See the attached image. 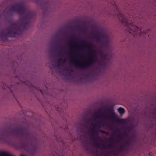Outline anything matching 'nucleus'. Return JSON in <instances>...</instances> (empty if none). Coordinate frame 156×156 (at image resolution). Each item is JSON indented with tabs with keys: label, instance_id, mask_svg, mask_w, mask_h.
Wrapping results in <instances>:
<instances>
[{
	"label": "nucleus",
	"instance_id": "9b49d317",
	"mask_svg": "<svg viewBox=\"0 0 156 156\" xmlns=\"http://www.w3.org/2000/svg\"><path fill=\"white\" fill-rule=\"evenodd\" d=\"M95 145L98 148L103 150L109 149L114 147V145L112 144L105 145L101 144H98L95 143Z\"/></svg>",
	"mask_w": 156,
	"mask_h": 156
},
{
	"label": "nucleus",
	"instance_id": "f257e3e1",
	"mask_svg": "<svg viewBox=\"0 0 156 156\" xmlns=\"http://www.w3.org/2000/svg\"><path fill=\"white\" fill-rule=\"evenodd\" d=\"M8 12L11 13L17 12L20 15L24 14L25 16L21 17L19 23H11L7 32L2 30L0 32L1 39L3 41L7 40L8 37H14L20 35L23 31L30 27L31 19L34 16V14L27 10L22 3L16 4L11 6L8 9Z\"/></svg>",
	"mask_w": 156,
	"mask_h": 156
},
{
	"label": "nucleus",
	"instance_id": "aec40b11",
	"mask_svg": "<svg viewBox=\"0 0 156 156\" xmlns=\"http://www.w3.org/2000/svg\"><path fill=\"white\" fill-rule=\"evenodd\" d=\"M100 131L101 132H102L103 133H106V132L105 131H104V130H101Z\"/></svg>",
	"mask_w": 156,
	"mask_h": 156
},
{
	"label": "nucleus",
	"instance_id": "b1692460",
	"mask_svg": "<svg viewBox=\"0 0 156 156\" xmlns=\"http://www.w3.org/2000/svg\"><path fill=\"white\" fill-rule=\"evenodd\" d=\"M155 112V117H156V112Z\"/></svg>",
	"mask_w": 156,
	"mask_h": 156
},
{
	"label": "nucleus",
	"instance_id": "39448f33",
	"mask_svg": "<svg viewBox=\"0 0 156 156\" xmlns=\"http://www.w3.org/2000/svg\"><path fill=\"white\" fill-rule=\"evenodd\" d=\"M115 10L118 12L117 16L119 19L121 20L122 23L125 26L129 27V25H132V23H130L128 20V19L126 18L124 15L122 13L119 9L117 7L115 3L114 2L113 4H112Z\"/></svg>",
	"mask_w": 156,
	"mask_h": 156
},
{
	"label": "nucleus",
	"instance_id": "9d476101",
	"mask_svg": "<svg viewBox=\"0 0 156 156\" xmlns=\"http://www.w3.org/2000/svg\"><path fill=\"white\" fill-rule=\"evenodd\" d=\"M133 29H130L129 30V32L133 34V36H135L137 34L140 35H141V31L140 28L137 26L133 27Z\"/></svg>",
	"mask_w": 156,
	"mask_h": 156
},
{
	"label": "nucleus",
	"instance_id": "423d86ee",
	"mask_svg": "<svg viewBox=\"0 0 156 156\" xmlns=\"http://www.w3.org/2000/svg\"><path fill=\"white\" fill-rule=\"evenodd\" d=\"M108 124L104 121H101L98 123L94 125V128L92 129L90 132L93 134V138L94 140H101V138L97 132L98 130H97L96 127L97 126L101 125V126H108Z\"/></svg>",
	"mask_w": 156,
	"mask_h": 156
},
{
	"label": "nucleus",
	"instance_id": "ddd939ff",
	"mask_svg": "<svg viewBox=\"0 0 156 156\" xmlns=\"http://www.w3.org/2000/svg\"><path fill=\"white\" fill-rule=\"evenodd\" d=\"M100 55L101 59L103 60H105L107 58V55L102 52H100Z\"/></svg>",
	"mask_w": 156,
	"mask_h": 156
},
{
	"label": "nucleus",
	"instance_id": "4468645a",
	"mask_svg": "<svg viewBox=\"0 0 156 156\" xmlns=\"http://www.w3.org/2000/svg\"><path fill=\"white\" fill-rule=\"evenodd\" d=\"M70 42L73 45V47H77L76 45L78 43V41L77 39H76L70 41Z\"/></svg>",
	"mask_w": 156,
	"mask_h": 156
},
{
	"label": "nucleus",
	"instance_id": "2eb2a0df",
	"mask_svg": "<svg viewBox=\"0 0 156 156\" xmlns=\"http://www.w3.org/2000/svg\"><path fill=\"white\" fill-rule=\"evenodd\" d=\"M0 156H12L6 152H0Z\"/></svg>",
	"mask_w": 156,
	"mask_h": 156
},
{
	"label": "nucleus",
	"instance_id": "6ab92c4d",
	"mask_svg": "<svg viewBox=\"0 0 156 156\" xmlns=\"http://www.w3.org/2000/svg\"><path fill=\"white\" fill-rule=\"evenodd\" d=\"M26 145L25 144H23L21 146V148L24 149H26Z\"/></svg>",
	"mask_w": 156,
	"mask_h": 156
},
{
	"label": "nucleus",
	"instance_id": "6e6552de",
	"mask_svg": "<svg viewBox=\"0 0 156 156\" xmlns=\"http://www.w3.org/2000/svg\"><path fill=\"white\" fill-rule=\"evenodd\" d=\"M80 43L84 44V45L80 47H77L78 49L80 50H82L84 48H88L89 50V52L86 55L89 56H92L93 55V53L92 51V48L91 46V45L90 43H87L85 41H80Z\"/></svg>",
	"mask_w": 156,
	"mask_h": 156
},
{
	"label": "nucleus",
	"instance_id": "cd10ccee",
	"mask_svg": "<svg viewBox=\"0 0 156 156\" xmlns=\"http://www.w3.org/2000/svg\"><path fill=\"white\" fill-rule=\"evenodd\" d=\"M6 9L5 10V11H6Z\"/></svg>",
	"mask_w": 156,
	"mask_h": 156
},
{
	"label": "nucleus",
	"instance_id": "f8f14e48",
	"mask_svg": "<svg viewBox=\"0 0 156 156\" xmlns=\"http://www.w3.org/2000/svg\"><path fill=\"white\" fill-rule=\"evenodd\" d=\"M66 62V59L63 60L62 59H59L57 61V62L59 66H63Z\"/></svg>",
	"mask_w": 156,
	"mask_h": 156
},
{
	"label": "nucleus",
	"instance_id": "393cba45",
	"mask_svg": "<svg viewBox=\"0 0 156 156\" xmlns=\"http://www.w3.org/2000/svg\"><path fill=\"white\" fill-rule=\"evenodd\" d=\"M113 141L114 140H115L113 139H112Z\"/></svg>",
	"mask_w": 156,
	"mask_h": 156
},
{
	"label": "nucleus",
	"instance_id": "a211bd4d",
	"mask_svg": "<svg viewBox=\"0 0 156 156\" xmlns=\"http://www.w3.org/2000/svg\"><path fill=\"white\" fill-rule=\"evenodd\" d=\"M127 144V143H126L122 145L119 148V150L122 151L123 150L125 149L126 146Z\"/></svg>",
	"mask_w": 156,
	"mask_h": 156
},
{
	"label": "nucleus",
	"instance_id": "7ed1b4c3",
	"mask_svg": "<svg viewBox=\"0 0 156 156\" xmlns=\"http://www.w3.org/2000/svg\"><path fill=\"white\" fill-rule=\"evenodd\" d=\"M105 111L109 113V115L106 117L107 119L108 120L116 121L118 123L122 124H126L128 121V120L126 119H119L114 112L113 107L112 106H111L109 108L105 109Z\"/></svg>",
	"mask_w": 156,
	"mask_h": 156
},
{
	"label": "nucleus",
	"instance_id": "f3484780",
	"mask_svg": "<svg viewBox=\"0 0 156 156\" xmlns=\"http://www.w3.org/2000/svg\"><path fill=\"white\" fill-rule=\"evenodd\" d=\"M101 112L102 111L101 110H100L94 114V116L98 118H100L101 116Z\"/></svg>",
	"mask_w": 156,
	"mask_h": 156
},
{
	"label": "nucleus",
	"instance_id": "4be33fe9",
	"mask_svg": "<svg viewBox=\"0 0 156 156\" xmlns=\"http://www.w3.org/2000/svg\"><path fill=\"white\" fill-rule=\"evenodd\" d=\"M20 156H25V155L24 154H22L20 155Z\"/></svg>",
	"mask_w": 156,
	"mask_h": 156
},
{
	"label": "nucleus",
	"instance_id": "0eeeda50",
	"mask_svg": "<svg viewBox=\"0 0 156 156\" xmlns=\"http://www.w3.org/2000/svg\"><path fill=\"white\" fill-rule=\"evenodd\" d=\"M95 38L99 43H102L105 45H107L108 44V37L105 34H101L100 35L95 36Z\"/></svg>",
	"mask_w": 156,
	"mask_h": 156
},
{
	"label": "nucleus",
	"instance_id": "1a4fd4ad",
	"mask_svg": "<svg viewBox=\"0 0 156 156\" xmlns=\"http://www.w3.org/2000/svg\"><path fill=\"white\" fill-rule=\"evenodd\" d=\"M113 152V151H106L104 153H101L97 151H93L92 153L94 156H110V155Z\"/></svg>",
	"mask_w": 156,
	"mask_h": 156
},
{
	"label": "nucleus",
	"instance_id": "412c9836",
	"mask_svg": "<svg viewBox=\"0 0 156 156\" xmlns=\"http://www.w3.org/2000/svg\"><path fill=\"white\" fill-rule=\"evenodd\" d=\"M3 86L4 87H3L4 88H5V87L6 86V85H5H5H3Z\"/></svg>",
	"mask_w": 156,
	"mask_h": 156
},
{
	"label": "nucleus",
	"instance_id": "f03ea898",
	"mask_svg": "<svg viewBox=\"0 0 156 156\" xmlns=\"http://www.w3.org/2000/svg\"><path fill=\"white\" fill-rule=\"evenodd\" d=\"M10 135L21 136L26 139L29 138L30 136L28 130L25 128L19 127L9 128L8 130L3 132L0 135V142L6 143Z\"/></svg>",
	"mask_w": 156,
	"mask_h": 156
},
{
	"label": "nucleus",
	"instance_id": "a878e982",
	"mask_svg": "<svg viewBox=\"0 0 156 156\" xmlns=\"http://www.w3.org/2000/svg\"><path fill=\"white\" fill-rule=\"evenodd\" d=\"M40 91L42 93H43L42 92V91H41V90H40Z\"/></svg>",
	"mask_w": 156,
	"mask_h": 156
},
{
	"label": "nucleus",
	"instance_id": "bb28decb",
	"mask_svg": "<svg viewBox=\"0 0 156 156\" xmlns=\"http://www.w3.org/2000/svg\"><path fill=\"white\" fill-rule=\"evenodd\" d=\"M96 52V51H94V52Z\"/></svg>",
	"mask_w": 156,
	"mask_h": 156
},
{
	"label": "nucleus",
	"instance_id": "5701e85b",
	"mask_svg": "<svg viewBox=\"0 0 156 156\" xmlns=\"http://www.w3.org/2000/svg\"><path fill=\"white\" fill-rule=\"evenodd\" d=\"M121 137V136H118V138H120V137Z\"/></svg>",
	"mask_w": 156,
	"mask_h": 156
},
{
	"label": "nucleus",
	"instance_id": "dca6fc26",
	"mask_svg": "<svg viewBox=\"0 0 156 156\" xmlns=\"http://www.w3.org/2000/svg\"><path fill=\"white\" fill-rule=\"evenodd\" d=\"M117 110L121 114H124L125 112L124 109L121 107L118 108Z\"/></svg>",
	"mask_w": 156,
	"mask_h": 156
},
{
	"label": "nucleus",
	"instance_id": "20e7f679",
	"mask_svg": "<svg viewBox=\"0 0 156 156\" xmlns=\"http://www.w3.org/2000/svg\"><path fill=\"white\" fill-rule=\"evenodd\" d=\"M97 62H98L97 59L92 58L89 61L85 63H81L77 61H72V63L76 67L84 69L91 66L94 63Z\"/></svg>",
	"mask_w": 156,
	"mask_h": 156
}]
</instances>
